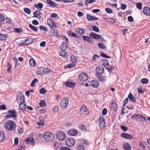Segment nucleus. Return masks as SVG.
<instances>
[{
    "instance_id": "6",
    "label": "nucleus",
    "mask_w": 150,
    "mask_h": 150,
    "mask_svg": "<svg viewBox=\"0 0 150 150\" xmlns=\"http://www.w3.org/2000/svg\"><path fill=\"white\" fill-rule=\"evenodd\" d=\"M132 120L135 119V120L138 119H140L141 120H144L143 121L146 120V118L140 114H134L131 117Z\"/></svg>"
},
{
    "instance_id": "1",
    "label": "nucleus",
    "mask_w": 150,
    "mask_h": 150,
    "mask_svg": "<svg viewBox=\"0 0 150 150\" xmlns=\"http://www.w3.org/2000/svg\"><path fill=\"white\" fill-rule=\"evenodd\" d=\"M5 129L8 131H13L15 129L16 125L15 123L12 120H9L5 124Z\"/></svg>"
},
{
    "instance_id": "45",
    "label": "nucleus",
    "mask_w": 150,
    "mask_h": 150,
    "mask_svg": "<svg viewBox=\"0 0 150 150\" xmlns=\"http://www.w3.org/2000/svg\"><path fill=\"white\" fill-rule=\"evenodd\" d=\"M47 92V90H45L44 88H42L40 90V93L41 94H44Z\"/></svg>"
},
{
    "instance_id": "48",
    "label": "nucleus",
    "mask_w": 150,
    "mask_h": 150,
    "mask_svg": "<svg viewBox=\"0 0 150 150\" xmlns=\"http://www.w3.org/2000/svg\"><path fill=\"white\" fill-rule=\"evenodd\" d=\"M97 77H98V80L100 81H102L104 80V79L103 77L101 75H97Z\"/></svg>"
},
{
    "instance_id": "57",
    "label": "nucleus",
    "mask_w": 150,
    "mask_h": 150,
    "mask_svg": "<svg viewBox=\"0 0 150 150\" xmlns=\"http://www.w3.org/2000/svg\"><path fill=\"white\" fill-rule=\"evenodd\" d=\"M40 28L41 30H42L45 31H47V28L42 25L40 26Z\"/></svg>"
},
{
    "instance_id": "62",
    "label": "nucleus",
    "mask_w": 150,
    "mask_h": 150,
    "mask_svg": "<svg viewBox=\"0 0 150 150\" xmlns=\"http://www.w3.org/2000/svg\"><path fill=\"white\" fill-rule=\"evenodd\" d=\"M128 99L127 98H126L123 101V106H125V105L128 103Z\"/></svg>"
},
{
    "instance_id": "39",
    "label": "nucleus",
    "mask_w": 150,
    "mask_h": 150,
    "mask_svg": "<svg viewBox=\"0 0 150 150\" xmlns=\"http://www.w3.org/2000/svg\"><path fill=\"white\" fill-rule=\"evenodd\" d=\"M70 60L71 62L74 63L76 61L77 59L74 55H72L71 56Z\"/></svg>"
},
{
    "instance_id": "4",
    "label": "nucleus",
    "mask_w": 150,
    "mask_h": 150,
    "mask_svg": "<svg viewBox=\"0 0 150 150\" xmlns=\"http://www.w3.org/2000/svg\"><path fill=\"white\" fill-rule=\"evenodd\" d=\"M65 143L68 146L72 147L75 144V141L73 138L70 137L67 139Z\"/></svg>"
},
{
    "instance_id": "11",
    "label": "nucleus",
    "mask_w": 150,
    "mask_h": 150,
    "mask_svg": "<svg viewBox=\"0 0 150 150\" xmlns=\"http://www.w3.org/2000/svg\"><path fill=\"white\" fill-rule=\"evenodd\" d=\"M55 136L53 134L47 132V142H52L55 139Z\"/></svg>"
},
{
    "instance_id": "38",
    "label": "nucleus",
    "mask_w": 150,
    "mask_h": 150,
    "mask_svg": "<svg viewBox=\"0 0 150 150\" xmlns=\"http://www.w3.org/2000/svg\"><path fill=\"white\" fill-rule=\"evenodd\" d=\"M38 80L37 78H35L31 82L30 86L32 87H34L35 85V83L38 82Z\"/></svg>"
},
{
    "instance_id": "8",
    "label": "nucleus",
    "mask_w": 150,
    "mask_h": 150,
    "mask_svg": "<svg viewBox=\"0 0 150 150\" xmlns=\"http://www.w3.org/2000/svg\"><path fill=\"white\" fill-rule=\"evenodd\" d=\"M79 79L81 81H86L87 80L88 76L86 73H82L79 76Z\"/></svg>"
},
{
    "instance_id": "43",
    "label": "nucleus",
    "mask_w": 150,
    "mask_h": 150,
    "mask_svg": "<svg viewBox=\"0 0 150 150\" xmlns=\"http://www.w3.org/2000/svg\"><path fill=\"white\" fill-rule=\"evenodd\" d=\"M29 27L34 31L37 32L38 30V28L36 27L33 26L31 24H29Z\"/></svg>"
},
{
    "instance_id": "22",
    "label": "nucleus",
    "mask_w": 150,
    "mask_h": 150,
    "mask_svg": "<svg viewBox=\"0 0 150 150\" xmlns=\"http://www.w3.org/2000/svg\"><path fill=\"white\" fill-rule=\"evenodd\" d=\"M123 148L125 150H130L131 147L129 143H124L123 145Z\"/></svg>"
},
{
    "instance_id": "2",
    "label": "nucleus",
    "mask_w": 150,
    "mask_h": 150,
    "mask_svg": "<svg viewBox=\"0 0 150 150\" xmlns=\"http://www.w3.org/2000/svg\"><path fill=\"white\" fill-rule=\"evenodd\" d=\"M68 104V99L67 98H65L61 100L60 103V106L63 109H64L66 108Z\"/></svg>"
},
{
    "instance_id": "23",
    "label": "nucleus",
    "mask_w": 150,
    "mask_h": 150,
    "mask_svg": "<svg viewBox=\"0 0 150 150\" xmlns=\"http://www.w3.org/2000/svg\"><path fill=\"white\" fill-rule=\"evenodd\" d=\"M47 4H49L50 6L53 7H57L58 5V4L52 1L51 0H47Z\"/></svg>"
},
{
    "instance_id": "34",
    "label": "nucleus",
    "mask_w": 150,
    "mask_h": 150,
    "mask_svg": "<svg viewBox=\"0 0 150 150\" xmlns=\"http://www.w3.org/2000/svg\"><path fill=\"white\" fill-rule=\"evenodd\" d=\"M39 104L41 107H44L46 106L45 101L43 100H41L40 102L39 103Z\"/></svg>"
},
{
    "instance_id": "21",
    "label": "nucleus",
    "mask_w": 150,
    "mask_h": 150,
    "mask_svg": "<svg viewBox=\"0 0 150 150\" xmlns=\"http://www.w3.org/2000/svg\"><path fill=\"white\" fill-rule=\"evenodd\" d=\"M68 48V45L66 42H63L61 45L60 48L62 51H65Z\"/></svg>"
},
{
    "instance_id": "31",
    "label": "nucleus",
    "mask_w": 150,
    "mask_h": 150,
    "mask_svg": "<svg viewBox=\"0 0 150 150\" xmlns=\"http://www.w3.org/2000/svg\"><path fill=\"white\" fill-rule=\"evenodd\" d=\"M60 56L64 58H66L68 56L67 52L65 51H62L60 53Z\"/></svg>"
},
{
    "instance_id": "26",
    "label": "nucleus",
    "mask_w": 150,
    "mask_h": 150,
    "mask_svg": "<svg viewBox=\"0 0 150 150\" xmlns=\"http://www.w3.org/2000/svg\"><path fill=\"white\" fill-rule=\"evenodd\" d=\"M65 84L67 86H68V87L71 88L74 87L75 85V83H74L71 82H66L65 83Z\"/></svg>"
},
{
    "instance_id": "32",
    "label": "nucleus",
    "mask_w": 150,
    "mask_h": 150,
    "mask_svg": "<svg viewBox=\"0 0 150 150\" xmlns=\"http://www.w3.org/2000/svg\"><path fill=\"white\" fill-rule=\"evenodd\" d=\"M19 108L22 110L24 111L26 109L25 103L24 104V103H21L19 104Z\"/></svg>"
},
{
    "instance_id": "37",
    "label": "nucleus",
    "mask_w": 150,
    "mask_h": 150,
    "mask_svg": "<svg viewBox=\"0 0 150 150\" xmlns=\"http://www.w3.org/2000/svg\"><path fill=\"white\" fill-rule=\"evenodd\" d=\"M23 11L24 12L28 14H30L31 11L30 9L28 8H23Z\"/></svg>"
},
{
    "instance_id": "18",
    "label": "nucleus",
    "mask_w": 150,
    "mask_h": 150,
    "mask_svg": "<svg viewBox=\"0 0 150 150\" xmlns=\"http://www.w3.org/2000/svg\"><path fill=\"white\" fill-rule=\"evenodd\" d=\"M86 18L88 20L90 21H95L99 19L98 18H96L94 16H91L88 14L87 15Z\"/></svg>"
},
{
    "instance_id": "30",
    "label": "nucleus",
    "mask_w": 150,
    "mask_h": 150,
    "mask_svg": "<svg viewBox=\"0 0 150 150\" xmlns=\"http://www.w3.org/2000/svg\"><path fill=\"white\" fill-rule=\"evenodd\" d=\"M76 32L77 33L79 34L82 35L84 33L85 31L83 29L79 28L77 29Z\"/></svg>"
},
{
    "instance_id": "46",
    "label": "nucleus",
    "mask_w": 150,
    "mask_h": 150,
    "mask_svg": "<svg viewBox=\"0 0 150 150\" xmlns=\"http://www.w3.org/2000/svg\"><path fill=\"white\" fill-rule=\"evenodd\" d=\"M77 150H85L84 146L82 145H79L76 148Z\"/></svg>"
},
{
    "instance_id": "55",
    "label": "nucleus",
    "mask_w": 150,
    "mask_h": 150,
    "mask_svg": "<svg viewBox=\"0 0 150 150\" xmlns=\"http://www.w3.org/2000/svg\"><path fill=\"white\" fill-rule=\"evenodd\" d=\"M79 127L83 130H86V127L83 124H81L79 125Z\"/></svg>"
},
{
    "instance_id": "27",
    "label": "nucleus",
    "mask_w": 150,
    "mask_h": 150,
    "mask_svg": "<svg viewBox=\"0 0 150 150\" xmlns=\"http://www.w3.org/2000/svg\"><path fill=\"white\" fill-rule=\"evenodd\" d=\"M88 111L85 105H83L82 106L80 110V112L81 114H84Z\"/></svg>"
},
{
    "instance_id": "24",
    "label": "nucleus",
    "mask_w": 150,
    "mask_h": 150,
    "mask_svg": "<svg viewBox=\"0 0 150 150\" xmlns=\"http://www.w3.org/2000/svg\"><path fill=\"white\" fill-rule=\"evenodd\" d=\"M82 38L85 41H87L89 43H91L92 42V40L88 36H82Z\"/></svg>"
},
{
    "instance_id": "16",
    "label": "nucleus",
    "mask_w": 150,
    "mask_h": 150,
    "mask_svg": "<svg viewBox=\"0 0 150 150\" xmlns=\"http://www.w3.org/2000/svg\"><path fill=\"white\" fill-rule=\"evenodd\" d=\"M99 85L98 82L97 81L93 80L90 83V86H92L96 88L98 87Z\"/></svg>"
},
{
    "instance_id": "41",
    "label": "nucleus",
    "mask_w": 150,
    "mask_h": 150,
    "mask_svg": "<svg viewBox=\"0 0 150 150\" xmlns=\"http://www.w3.org/2000/svg\"><path fill=\"white\" fill-rule=\"evenodd\" d=\"M148 80L147 79L143 78L140 81L141 83L143 84H147L148 83Z\"/></svg>"
},
{
    "instance_id": "60",
    "label": "nucleus",
    "mask_w": 150,
    "mask_h": 150,
    "mask_svg": "<svg viewBox=\"0 0 150 150\" xmlns=\"http://www.w3.org/2000/svg\"><path fill=\"white\" fill-rule=\"evenodd\" d=\"M121 129H122L124 132H125L127 130L128 128L123 125H121Z\"/></svg>"
},
{
    "instance_id": "42",
    "label": "nucleus",
    "mask_w": 150,
    "mask_h": 150,
    "mask_svg": "<svg viewBox=\"0 0 150 150\" xmlns=\"http://www.w3.org/2000/svg\"><path fill=\"white\" fill-rule=\"evenodd\" d=\"M112 105L114 110L115 112H116L117 108V103H112Z\"/></svg>"
},
{
    "instance_id": "47",
    "label": "nucleus",
    "mask_w": 150,
    "mask_h": 150,
    "mask_svg": "<svg viewBox=\"0 0 150 150\" xmlns=\"http://www.w3.org/2000/svg\"><path fill=\"white\" fill-rule=\"evenodd\" d=\"M92 29L93 31L95 32H99V29L98 27L96 25H93L92 27Z\"/></svg>"
},
{
    "instance_id": "20",
    "label": "nucleus",
    "mask_w": 150,
    "mask_h": 150,
    "mask_svg": "<svg viewBox=\"0 0 150 150\" xmlns=\"http://www.w3.org/2000/svg\"><path fill=\"white\" fill-rule=\"evenodd\" d=\"M102 64L105 68L109 67V63L108 60L105 59H103L101 61Z\"/></svg>"
},
{
    "instance_id": "49",
    "label": "nucleus",
    "mask_w": 150,
    "mask_h": 150,
    "mask_svg": "<svg viewBox=\"0 0 150 150\" xmlns=\"http://www.w3.org/2000/svg\"><path fill=\"white\" fill-rule=\"evenodd\" d=\"M99 58H100V57L98 55L95 54L93 56L92 60L94 61L95 62H96V59Z\"/></svg>"
},
{
    "instance_id": "35",
    "label": "nucleus",
    "mask_w": 150,
    "mask_h": 150,
    "mask_svg": "<svg viewBox=\"0 0 150 150\" xmlns=\"http://www.w3.org/2000/svg\"><path fill=\"white\" fill-rule=\"evenodd\" d=\"M35 6L37 8L41 10V9L43 7V4L41 3H39L37 4H35Z\"/></svg>"
},
{
    "instance_id": "51",
    "label": "nucleus",
    "mask_w": 150,
    "mask_h": 150,
    "mask_svg": "<svg viewBox=\"0 0 150 150\" xmlns=\"http://www.w3.org/2000/svg\"><path fill=\"white\" fill-rule=\"evenodd\" d=\"M105 11L106 12L108 13H112V10L110 8H107L105 9Z\"/></svg>"
},
{
    "instance_id": "40",
    "label": "nucleus",
    "mask_w": 150,
    "mask_h": 150,
    "mask_svg": "<svg viewBox=\"0 0 150 150\" xmlns=\"http://www.w3.org/2000/svg\"><path fill=\"white\" fill-rule=\"evenodd\" d=\"M5 137L4 134L2 132L1 134L0 132V142L3 141Z\"/></svg>"
},
{
    "instance_id": "12",
    "label": "nucleus",
    "mask_w": 150,
    "mask_h": 150,
    "mask_svg": "<svg viewBox=\"0 0 150 150\" xmlns=\"http://www.w3.org/2000/svg\"><path fill=\"white\" fill-rule=\"evenodd\" d=\"M17 102L20 104L21 103H24L25 102V99L24 96H17Z\"/></svg>"
},
{
    "instance_id": "61",
    "label": "nucleus",
    "mask_w": 150,
    "mask_h": 150,
    "mask_svg": "<svg viewBox=\"0 0 150 150\" xmlns=\"http://www.w3.org/2000/svg\"><path fill=\"white\" fill-rule=\"evenodd\" d=\"M6 109V107L4 105H0V109L2 110H5Z\"/></svg>"
},
{
    "instance_id": "15",
    "label": "nucleus",
    "mask_w": 150,
    "mask_h": 150,
    "mask_svg": "<svg viewBox=\"0 0 150 150\" xmlns=\"http://www.w3.org/2000/svg\"><path fill=\"white\" fill-rule=\"evenodd\" d=\"M143 13L146 16L150 15V8L148 7H146L144 8Z\"/></svg>"
},
{
    "instance_id": "33",
    "label": "nucleus",
    "mask_w": 150,
    "mask_h": 150,
    "mask_svg": "<svg viewBox=\"0 0 150 150\" xmlns=\"http://www.w3.org/2000/svg\"><path fill=\"white\" fill-rule=\"evenodd\" d=\"M30 65L32 67L34 66L36 64V62L35 60L33 59H31L29 61Z\"/></svg>"
},
{
    "instance_id": "58",
    "label": "nucleus",
    "mask_w": 150,
    "mask_h": 150,
    "mask_svg": "<svg viewBox=\"0 0 150 150\" xmlns=\"http://www.w3.org/2000/svg\"><path fill=\"white\" fill-rule=\"evenodd\" d=\"M85 1L86 3L88 4H90L93 2H96L95 0H86Z\"/></svg>"
},
{
    "instance_id": "53",
    "label": "nucleus",
    "mask_w": 150,
    "mask_h": 150,
    "mask_svg": "<svg viewBox=\"0 0 150 150\" xmlns=\"http://www.w3.org/2000/svg\"><path fill=\"white\" fill-rule=\"evenodd\" d=\"M5 18L3 15L0 14V22H3L5 20Z\"/></svg>"
},
{
    "instance_id": "7",
    "label": "nucleus",
    "mask_w": 150,
    "mask_h": 150,
    "mask_svg": "<svg viewBox=\"0 0 150 150\" xmlns=\"http://www.w3.org/2000/svg\"><path fill=\"white\" fill-rule=\"evenodd\" d=\"M99 127L100 130H103L104 128L105 124V120L103 118L100 117L98 120Z\"/></svg>"
},
{
    "instance_id": "63",
    "label": "nucleus",
    "mask_w": 150,
    "mask_h": 150,
    "mask_svg": "<svg viewBox=\"0 0 150 150\" xmlns=\"http://www.w3.org/2000/svg\"><path fill=\"white\" fill-rule=\"evenodd\" d=\"M58 110V106H55L53 109V111L54 112H56Z\"/></svg>"
},
{
    "instance_id": "3",
    "label": "nucleus",
    "mask_w": 150,
    "mask_h": 150,
    "mask_svg": "<svg viewBox=\"0 0 150 150\" xmlns=\"http://www.w3.org/2000/svg\"><path fill=\"white\" fill-rule=\"evenodd\" d=\"M8 114L5 117V118L8 119L11 117L15 118L17 116V112L15 110H9Z\"/></svg>"
},
{
    "instance_id": "44",
    "label": "nucleus",
    "mask_w": 150,
    "mask_h": 150,
    "mask_svg": "<svg viewBox=\"0 0 150 150\" xmlns=\"http://www.w3.org/2000/svg\"><path fill=\"white\" fill-rule=\"evenodd\" d=\"M98 45L99 47L101 49H104L106 48L105 46L103 43H99L98 44Z\"/></svg>"
},
{
    "instance_id": "10",
    "label": "nucleus",
    "mask_w": 150,
    "mask_h": 150,
    "mask_svg": "<svg viewBox=\"0 0 150 150\" xmlns=\"http://www.w3.org/2000/svg\"><path fill=\"white\" fill-rule=\"evenodd\" d=\"M47 25H49L51 28L52 27L57 28V26L56 25L55 22L52 19H49L47 20Z\"/></svg>"
},
{
    "instance_id": "14",
    "label": "nucleus",
    "mask_w": 150,
    "mask_h": 150,
    "mask_svg": "<svg viewBox=\"0 0 150 150\" xmlns=\"http://www.w3.org/2000/svg\"><path fill=\"white\" fill-rule=\"evenodd\" d=\"M96 72L99 74L101 75L104 72V69L101 67H98L96 69Z\"/></svg>"
},
{
    "instance_id": "54",
    "label": "nucleus",
    "mask_w": 150,
    "mask_h": 150,
    "mask_svg": "<svg viewBox=\"0 0 150 150\" xmlns=\"http://www.w3.org/2000/svg\"><path fill=\"white\" fill-rule=\"evenodd\" d=\"M136 6L137 8L139 9H141L142 8V4L141 3H137Z\"/></svg>"
},
{
    "instance_id": "25",
    "label": "nucleus",
    "mask_w": 150,
    "mask_h": 150,
    "mask_svg": "<svg viewBox=\"0 0 150 150\" xmlns=\"http://www.w3.org/2000/svg\"><path fill=\"white\" fill-rule=\"evenodd\" d=\"M128 97L130 101L133 102H136L135 98L133 96L132 93H129L128 95Z\"/></svg>"
},
{
    "instance_id": "50",
    "label": "nucleus",
    "mask_w": 150,
    "mask_h": 150,
    "mask_svg": "<svg viewBox=\"0 0 150 150\" xmlns=\"http://www.w3.org/2000/svg\"><path fill=\"white\" fill-rule=\"evenodd\" d=\"M53 34L57 37L59 36V31L56 29L53 30Z\"/></svg>"
},
{
    "instance_id": "13",
    "label": "nucleus",
    "mask_w": 150,
    "mask_h": 150,
    "mask_svg": "<svg viewBox=\"0 0 150 150\" xmlns=\"http://www.w3.org/2000/svg\"><path fill=\"white\" fill-rule=\"evenodd\" d=\"M78 133V131L76 129H71L69 130L68 132L69 135L71 136L76 135Z\"/></svg>"
},
{
    "instance_id": "56",
    "label": "nucleus",
    "mask_w": 150,
    "mask_h": 150,
    "mask_svg": "<svg viewBox=\"0 0 150 150\" xmlns=\"http://www.w3.org/2000/svg\"><path fill=\"white\" fill-rule=\"evenodd\" d=\"M145 143L144 142H142L140 141L139 142V145L141 147H142L144 149L145 148V146H144V144Z\"/></svg>"
},
{
    "instance_id": "64",
    "label": "nucleus",
    "mask_w": 150,
    "mask_h": 150,
    "mask_svg": "<svg viewBox=\"0 0 150 150\" xmlns=\"http://www.w3.org/2000/svg\"><path fill=\"white\" fill-rule=\"evenodd\" d=\"M61 150H71V149L66 147H62L60 148Z\"/></svg>"
},
{
    "instance_id": "59",
    "label": "nucleus",
    "mask_w": 150,
    "mask_h": 150,
    "mask_svg": "<svg viewBox=\"0 0 150 150\" xmlns=\"http://www.w3.org/2000/svg\"><path fill=\"white\" fill-rule=\"evenodd\" d=\"M127 6L126 5L123 4H121V7L120 8L122 10H125L126 9Z\"/></svg>"
},
{
    "instance_id": "9",
    "label": "nucleus",
    "mask_w": 150,
    "mask_h": 150,
    "mask_svg": "<svg viewBox=\"0 0 150 150\" xmlns=\"http://www.w3.org/2000/svg\"><path fill=\"white\" fill-rule=\"evenodd\" d=\"M47 72V69L43 67L39 68L36 71V74L37 75H40L44 74L45 73L46 74Z\"/></svg>"
},
{
    "instance_id": "5",
    "label": "nucleus",
    "mask_w": 150,
    "mask_h": 150,
    "mask_svg": "<svg viewBox=\"0 0 150 150\" xmlns=\"http://www.w3.org/2000/svg\"><path fill=\"white\" fill-rule=\"evenodd\" d=\"M56 136L57 139L60 141H63L66 138L65 134L62 132H57Z\"/></svg>"
},
{
    "instance_id": "28",
    "label": "nucleus",
    "mask_w": 150,
    "mask_h": 150,
    "mask_svg": "<svg viewBox=\"0 0 150 150\" xmlns=\"http://www.w3.org/2000/svg\"><path fill=\"white\" fill-rule=\"evenodd\" d=\"M67 33L69 36L72 37L74 38H77L78 37V35L76 33L71 31H68Z\"/></svg>"
},
{
    "instance_id": "36",
    "label": "nucleus",
    "mask_w": 150,
    "mask_h": 150,
    "mask_svg": "<svg viewBox=\"0 0 150 150\" xmlns=\"http://www.w3.org/2000/svg\"><path fill=\"white\" fill-rule=\"evenodd\" d=\"M33 41V39L30 38H28L25 40L27 45H29L32 43Z\"/></svg>"
},
{
    "instance_id": "17",
    "label": "nucleus",
    "mask_w": 150,
    "mask_h": 150,
    "mask_svg": "<svg viewBox=\"0 0 150 150\" xmlns=\"http://www.w3.org/2000/svg\"><path fill=\"white\" fill-rule=\"evenodd\" d=\"M121 136L125 139H132V136L131 135L125 133H122L121 134Z\"/></svg>"
},
{
    "instance_id": "52",
    "label": "nucleus",
    "mask_w": 150,
    "mask_h": 150,
    "mask_svg": "<svg viewBox=\"0 0 150 150\" xmlns=\"http://www.w3.org/2000/svg\"><path fill=\"white\" fill-rule=\"evenodd\" d=\"M100 56H101L102 57H103L105 58H109L110 57L109 56L106 55L104 53H101L100 54Z\"/></svg>"
},
{
    "instance_id": "29",
    "label": "nucleus",
    "mask_w": 150,
    "mask_h": 150,
    "mask_svg": "<svg viewBox=\"0 0 150 150\" xmlns=\"http://www.w3.org/2000/svg\"><path fill=\"white\" fill-rule=\"evenodd\" d=\"M8 36L6 34H0V40H6Z\"/></svg>"
},
{
    "instance_id": "19",
    "label": "nucleus",
    "mask_w": 150,
    "mask_h": 150,
    "mask_svg": "<svg viewBox=\"0 0 150 150\" xmlns=\"http://www.w3.org/2000/svg\"><path fill=\"white\" fill-rule=\"evenodd\" d=\"M90 36L91 38L97 40L98 39L100 38L99 35L93 32L90 33Z\"/></svg>"
}]
</instances>
